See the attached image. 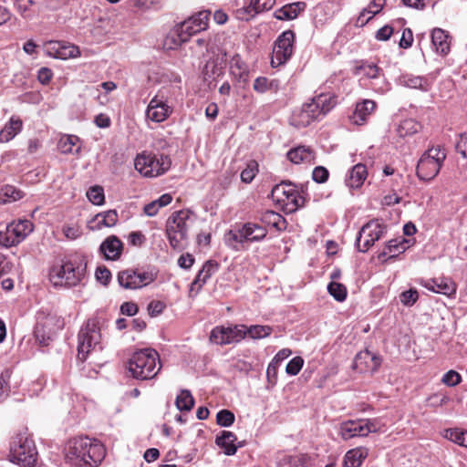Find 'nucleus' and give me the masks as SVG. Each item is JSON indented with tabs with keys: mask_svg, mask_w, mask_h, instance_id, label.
<instances>
[{
	"mask_svg": "<svg viewBox=\"0 0 467 467\" xmlns=\"http://www.w3.org/2000/svg\"><path fill=\"white\" fill-rule=\"evenodd\" d=\"M106 450L101 442L88 437H77L68 441L67 456L80 467H97Z\"/></svg>",
	"mask_w": 467,
	"mask_h": 467,
	"instance_id": "1",
	"label": "nucleus"
},
{
	"mask_svg": "<svg viewBox=\"0 0 467 467\" xmlns=\"http://www.w3.org/2000/svg\"><path fill=\"white\" fill-rule=\"evenodd\" d=\"M337 97L330 93H320L310 102L305 103L292 117V122L297 127H306L320 116L327 115L336 105Z\"/></svg>",
	"mask_w": 467,
	"mask_h": 467,
	"instance_id": "2",
	"label": "nucleus"
},
{
	"mask_svg": "<svg viewBox=\"0 0 467 467\" xmlns=\"http://www.w3.org/2000/svg\"><path fill=\"white\" fill-rule=\"evenodd\" d=\"M161 368L159 354L152 348H145L135 352L129 361V371L133 378L140 380L155 378Z\"/></svg>",
	"mask_w": 467,
	"mask_h": 467,
	"instance_id": "3",
	"label": "nucleus"
},
{
	"mask_svg": "<svg viewBox=\"0 0 467 467\" xmlns=\"http://www.w3.org/2000/svg\"><path fill=\"white\" fill-rule=\"evenodd\" d=\"M193 213L190 210L173 212L166 221V236L170 245L174 249H182V242L188 237L190 223L192 222Z\"/></svg>",
	"mask_w": 467,
	"mask_h": 467,
	"instance_id": "4",
	"label": "nucleus"
},
{
	"mask_svg": "<svg viewBox=\"0 0 467 467\" xmlns=\"http://www.w3.org/2000/svg\"><path fill=\"white\" fill-rule=\"evenodd\" d=\"M10 461L23 467H35L37 451L35 441L26 432H20L12 438L10 443Z\"/></svg>",
	"mask_w": 467,
	"mask_h": 467,
	"instance_id": "5",
	"label": "nucleus"
},
{
	"mask_svg": "<svg viewBox=\"0 0 467 467\" xmlns=\"http://www.w3.org/2000/svg\"><path fill=\"white\" fill-rule=\"evenodd\" d=\"M210 16L211 13L208 10H202L192 15L177 26L175 30L177 39L174 38V36H168L165 45L167 46L168 41L171 40L175 46H180L182 43L188 41L192 35L205 30L208 27Z\"/></svg>",
	"mask_w": 467,
	"mask_h": 467,
	"instance_id": "6",
	"label": "nucleus"
},
{
	"mask_svg": "<svg viewBox=\"0 0 467 467\" xmlns=\"http://www.w3.org/2000/svg\"><path fill=\"white\" fill-rule=\"evenodd\" d=\"M446 159L445 149L437 146L428 149L420 158L416 173L421 181H431L437 176Z\"/></svg>",
	"mask_w": 467,
	"mask_h": 467,
	"instance_id": "7",
	"label": "nucleus"
},
{
	"mask_svg": "<svg viewBox=\"0 0 467 467\" xmlns=\"http://www.w3.org/2000/svg\"><path fill=\"white\" fill-rule=\"evenodd\" d=\"M84 276V268L67 261L50 269L49 280L54 286L71 287L77 285Z\"/></svg>",
	"mask_w": 467,
	"mask_h": 467,
	"instance_id": "8",
	"label": "nucleus"
},
{
	"mask_svg": "<svg viewBox=\"0 0 467 467\" xmlns=\"http://www.w3.org/2000/svg\"><path fill=\"white\" fill-rule=\"evenodd\" d=\"M171 163V159L167 155L157 156L143 152L136 157L134 166L145 177H157L166 172Z\"/></svg>",
	"mask_w": 467,
	"mask_h": 467,
	"instance_id": "9",
	"label": "nucleus"
},
{
	"mask_svg": "<svg viewBox=\"0 0 467 467\" xmlns=\"http://www.w3.org/2000/svg\"><path fill=\"white\" fill-rule=\"evenodd\" d=\"M99 328L95 320H88L86 325L81 327L78 339V358L81 361H85L88 356L99 347L100 341Z\"/></svg>",
	"mask_w": 467,
	"mask_h": 467,
	"instance_id": "10",
	"label": "nucleus"
},
{
	"mask_svg": "<svg viewBox=\"0 0 467 467\" xmlns=\"http://www.w3.org/2000/svg\"><path fill=\"white\" fill-rule=\"evenodd\" d=\"M157 272L153 270H140L139 268H128L119 271L117 276L119 285L125 289H140L154 282Z\"/></svg>",
	"mask_w": 467,
	"mask_h": 467,
	"instance_id": "11",
	"label": "nucleus"
},
{
	"mask_svg": "<svg viewBox=\"0 0 467 467\" xmlns=\"http://www.w3.org/2000/svg\"><path fill=\"white\" fill-rule=\"evenodd\" d=\"M271 196L277 202L282 203L286 213H293L305 203L304 197L290 182H284L275 185L271 192Z\"/></svg>",
	"mask_w": 467,
	"mask_h": 467,
	"instance_id": "12",
	"label": "nucleus"
},
{
	"mask_svg": "<svg viewBox=\"0 0 467 467\" xmlns=\"http://www.w3.org/2000/svg\"><path fill=\"white\" fill-rule=\"evenodd\" d=\"M387 226L379 220H371L364 224L356 239V245L359 252H367L376 241L386 233Z\"/></svg>",
	"mask_w": 467,
	"mask_h": 467,
	"instance_id": "13",
	"label": "nucleus"
},
{
	"mask_svg": "<svg viewBox=\"0 0 467 467\" xmlns=\"http://www.w3.org/2000/svg\"><path fill=\"white\" fill-rule=\"evenodd\" d=\"M295 33L292 30L284 31L275 40L271 64L273 67L285 64L294 52Z\"/></svg>",
	"mask_w": 467,
	"mask_h": 467,
	"instance_id": "14",
	"label": "nucleus"
},
{
	"mask_svg": "<svg viewBox=\"0 0 467 467\" xmlns=\"http://www.w3.org/2000/svg\"><path fill=\"white\" fill-rule=\"evenodd\" d=\"M251 226H244V224L235 230H230L225 234V244L235 251L241 250L244 247V244L247 242H258L263 240L267 234L265 229H258L257 235L251 237Z\"/></svg>",
	"mask_w": 467,
	"mask_h": 467,
	"instance_id": "15",
	"label": "nucleus"
},
{
	"mask_svg": "<svg viewBox=\"0 0 467 467\" xmlns=\"http://www.w3.org/2000/svg\"><path fill=\"white\" fill-rule=\"evenodd\" d=\"M245 326L223 327L217 326L213 327L210 334V341L216 345H228L236 343L244 338L246 332Z\"/></svg>",
	"mask_w": 467,
	"mask_h": 467,
	"instance_id": "16",
	"label": "nucleus"
},
{
	"mask_svg": "<svg viewBox=\"0 0 467 467\" xmlns=\"http://www.w3.org/2000/svg\"><path fill=\"white\" fill-rule=\"evenodd\" d=\"M374 431H376V424L371 420H347L339 426V435L345 441L355 437H366Z\"/></svg>",
	"mask_w": 467,
	"mask_h": 467,
	"instance_id": "17",
	"label": "nucleus"
},
{
	"mask_svg": "<svg viewBox=\"0 0 467 467\" xmlns=\"http://www.w3.org/2000/svg\"><path fill=\"white\" fill-rule=\"evenodd\" d=\"M420 284L431 292L441 294L447 296L455 295L457 289L456 284L448 277L421 280Z\"/></svg>",
	"mask_w": 467,
	"mask_h": 467,
	"instance_id": "18",
	"label": "nucleus"
},
{
	"mask_svg": "<svg viewBox=\"0 0 467 467\" xmlns=\"http://www.w3.org/2000/svg\"><path fill=\"white\" fill-rule=\"evenodd\" d=\"M377 105L372 99H363L357 102L352 115L349 117L351 122L355 125H364L368 117L374 112Z\"/></svg>",
	"mask_w": 467,
	"mask_h": 467,
	"instance_id": "19",
	"label": "nucleus"
},
{
	"mask_svg": "<svg viewBox=\"0 0 467 467\" xmlns=\"http://www.w3.org/2000/svg\"><path fill=\"white\" fill-rule=\"evenodd\" d=\"M119 221V214L116 210H108L99 213L88 223V227L91 231H99L102 227H113Z\"/></svg>",
	"mask_w": 467,
	"mask_h": 467,
	"instance_id": "20",
	"label": "nucleus"
},
{
	"mask_svg": "<svg viewBox=\"0 0 467 467\" xmlns=\"http://www.w3.org/2000/svg\"><path fill=\"white\" fill-rule=\"evenodd\" d=\"M123 250V243L116 235L107 237L99 246V252L106 260H118Z\"/></svg>",
	"mask_w": 467,
	"mask_h": 467,
	"instance_id": "21",
	"label": "nucleus"
},
{
	"mask_svg": "<svg viewBox=\"0 0 467 467\" xmlns=\"http://www.w3.org/2000/svg\"><path fill=\"white\" fill-rule=\"evenodd\" d=\"M171 112L170 107L155 97L148 105L146 116L154 122H162L170 116Z\"/></svg>",
	"mask_w": 467,
	"mask_h": 467,
	"instance_id": "22",
	"label": "nucleus"
},
{
	"mask_svg": "<svg viewBox=\"0 0 467 467\" xmlns=\"http://www.w3.org/2000/svg\"><path fill=\"white\" fill-rule=\"evenodd\" d=\"M36 321L47 329V334H51L53 337L58 331L64 327V319L57 314L47 313L44 310H40L36 314Z\"/></svg>",
	"mask_w": 467,
	"mask_h": 467,
	"instance_id": "23",
	"label": "nucleus"
},
{
	"mask_svg": "<svg viewBox=\"0 0 467 467\" xmlns=\"http://www.w3.org/2000/svg\"><path fill=\"white\" fill-rule=\"evenodd\" d=\"M48 54L58 59L74 58L80 55L77 46L62 42H51Z\"/></svg>",
	"mask_w": 467,
	"mask_h": 467,
	"instance_id": "24",
	"label": "nucleus"
},
{
	"mask_svg": "<svg viewBox=\"0 0 467 467\" xmlns=\"http://www.w3.org/2000/svg\"><path fill=\"white\" fill-rule=\"evenodd\" d=\"M286 155L288 160L295 164L302 162L313 164L316 161L315 151L311 148L306 146H298L291 149Z\"/></svg>",
	"mask_w": 467,
	"mask_h": 467,
	"instance_id": "25",
	"label": "nucleus"
},
{
	"mask_svg": "<svg viewBox=\"0 0 467 467\" xmlns=\"http://www.w3.org/2000/svg\"><path fill=\"white\" fill-rule=\"evenodd\" d=\"M306 7L305 2H294L287 4L275 12V16L278 20H293L296 18L300 12Z\"/></svg>",
	"mask_w": 467,
	"mask_h": 467,
	"instance_id": "26",
	"label": "nucleus"
},
{
	"mask_svg": "<svg viewBox=\"0 0 467 467\" xmlns=\"http://www.w3.org/2000/svg\"><path fill=\"white\" fill-rule=\"evenodd\" d=\"M367 168L364 164L358 163L352 167L346 178L348 187L357 189L362 186L367 178Z\"/></svg>",
	"mask_w": 467,
	"mask_h": 467,
	"instance_id": "27",
	"label": "nucleus"
},
{
	"mask_svg": "<svg viewBox=\"0 0 467 467\" xmlns=\"http://www.w3.org/2000/svg\"><path fill=\"white\" fill-rule=\"evenodd\" d=\"M23 128V122L20 118L12 116L9 121L0 130V142H8L13 140Z\"/></svg>",
	"mask_w": 467,
	"mask_h": 467,
	"instance_id": "28",
	"label": "nucleus"
},
{
	"mask_svg": "<svg viewBox=\"0 0 467 467\" xmlns=\"http://www.w3.org/2000/svg\"><path fill=\"white\" fill-rule=\"evenodd\" d=\"M236 435L228 431H223L220 436L216 437L215 443L222 449L226 455H234L236 453L238 446L234 444L236 441Z\"/></svg>",
	"mask_w": 467,
	"mask_h": 467,
	"instance_id": "29",
	"label": "nucleus"
},
{
	"mask_svg": "<svg viewBox=\"0 0 467 467\" xmlns=\"http://www.w3.org/2000/svg\"><path fill=\"white\" fill-rule=\"evenodd\" d=\"M368 454L366 448L359 447L349 450L344 457V467H360Z\"/></svg>",
	"mask_w": 467,
	"mask_h": 467,
	"instance_id": "30",
	"label": "nucleus"
},
{
	"mask_svg": "<svg viewBox=\"0 0 467 467\" xmlns=\"http://www.w3.org/2000/svg\"><path fill=\"white\" fill-rule=\"evenodd\" d=\"M431 42L438 53L446 55L450 50L448 35L441 28L433 29L431 33Z\"/></svg>",
	"mask_w": 467,
	"mask_h": 467,
	"instance_id": "31",
	"label": "nucleus"
},
{
	"mask_svg": "<svg viewBox=\"0 0 467 467\" xmlns=\"http://www.w3.org/2000/svg\"><path fill=\"white\" fill-rule=\"evenodd\" d=\"M401 83L410 88H419L423 91H428L430 85L428 80L420 76H413L405 74L400 78Z\"/></svg>",
	"mask_w": 467,
	"mask_h": 467,
	"instance_id": "32",
	"label": "nucleus"
},
{
	"mask_svg": "<svg viewBox=\"0 0 467 467\" xmlns=\"http://www.w3.org/2000/svg\"><path fill=\"white\" fill-rule=\"evenodd\" d=\"M11 226L18 244L33 231V223L29 220L13 222L11 223Z\"/></svg>",
	"mask_w": 467,
	"mask_h": 467,
	"instance_id": "33",
	"label": "nucleus"
},
{
	"mask_svg": "<svg viewBox=\"0 0 467 467\" xmlns=\"http://www.w3.org/2000/svg\"><path fill=\"white\" fill-rule=\"evenodd\" d=\"M79 142V138L75 135H66L62 137L58 143V148L60 151L64 154L68 153H79L80 147H77L76 150H74V147Z\"/></svg>",
	"mask_w": 467,
	"mask_h": 467,
	"instance_id": "34",
	"label": "nucleus"
},
{
	"mask_svg": "<svg viewBox=\"0 0 467 467\" xmlns=\"http://www.w3.org/2000/svg\"><path fill=\"white\" fill-rule=\"evenodd\" d=\"M262 221L276 228L278 231H282L286 228L285 219L280 213L274 211H266L263 214Z\"/></svg>",
	"mask_w": 467,
	"mask_h": 467,
	"instance_id": "35",
	"label": "nucleus"
},
{
	"mask_svg": "<svg viewBox=\"0 0 467 467\" xmlns=\"http://www.w3.org/2000/svg\"><path fill=\"white\" fill-rule=\"evenodd\" d=\"M0 244L5 247H11L18 244L14 231H12L11 223L0 224Z\"/></svg>",
	"mask_w": 467,
	"mask_h": 467,
	"instance_id": "36",
	"label": "nucleus"
},
{
	"mask_svg": "<svg viewBox=\"0 0 467 467\" xmlns=\"http://www.w3.org/2000/svg\"><path fill=\"white\" fill-rule=\"evenodd\" d=\"M23 197V192L12 185H5L0 190V202L2 203L16 202Z\"/></svg>",
	"mask_w": 467,
	"mask_h": 467,
	"instance_id": "37",
	"label": "nucleus"
},
{
	"mask_svg": "<svg viewBox=\"0 0 467 467\" xmlns=\"http://www.w3.org/2000/svg\"><path fill=\"white\" fill-rule=\"evenodd\" d=\"M176 407L179 410L189 411L194 406V399L188 389H182L175 400Z\"/></svg>",
	"mask_w": 467,
	"mask_h": 467,
	"instance_id": "38",
	"label": "nucleus"
},
{
	"mask_svg": "<svg viewBox=\"0 0 467 467\" xmlns=\"http://www.w3.org/2000/svg\"><path fill=\"white\" fill-rule=\"evenodd\" d=\"M230 73L238 78H242L246 73V67L240 55H234L230 62Z\"/></svg>",
	"mask_w": 467,
	"mask_h": 467,
	"instance_id": "39",
	"label": "nucleus"
},
{
	"mask_svg": "<svg viewBox=\"0 0 467 467\" xmlns=\"http://www.w3.org/2000/svg\"><path fill=\"white\" fill-rule=\"evenodd\" d=\"M87 197L90 202L95 205H102L105 202V194L103 187L99 185L91 186L87 191Z\"/></svg>",
	"mask_w": 467,
	"mask_h": 467,
	"instance_id": "40",
	"label": "nucleus"
},
{
	"mask_svg": "<svg viewBox=\"0 0 467 467\" xmlns=\"http://www.w3.org/2000/svg\"><path fill=\"white\" fill-rule=\"evenodd\" d=\"M244 330L252 338L260 339L268 337L273 329L269 326L254 325L248 328L245 327Z\"/></svg>",
	"mask_w": 467,
	"mask_h": 467,
	"instance_id": "41",
	"label": "nucleus"
},
{
	"mask_svg": "<svg viewBox=\"0 0 467 467\" xmlns=\"http://www.w3.org/2000/svg\"><path fill=\"white\" fill-rule=\"evenodd\" d=\"M34 335L36 340L41 347L48 346L49 342L53 339V336L49 333L47 334V329L43 327V326H41L37 321L34 329Z\"/></svg>",
	"mask_w": 467,
	"mask_h": 467,
	"instance_id": "42",
	"label": "nucleus"
},
{
	"mask_svg": "<svg viewBox=\"0 0 467 467\" xmlns=\"http://www.w3.org/2000/svg\"><path fill=\"white\" fill-rule=\"evenodd\" d=\"M407 243L408 241L404 238L389 241L386 249L389 250V258L396 257L399 254L403 253L407 248Z\"/></svg>",
	"mask_w": 467,
	"mask_h": 467,
	"instance_id": "43",
	"label": "nucleus"
},
{
	"mask_svg": "<svg viewBox=\"0 0 467 467\" xmlns=\"http://www.w3.org/2000/svg\"><path fill=\"white\" fill-rule=\"evenodd\" d=\"M274 5L275 0H251V5L245 8V12L253 16L252 11L257 14L271 9Z\"/></svg>",
	"mask_w": 467,
	"mask_h": 467,
	"instance_id": "44",
	"label": "nucleus"
},
{
	"mask_svg": "<svg viewBox=\"0 0 467 467\" xmlns=\"http://www.w3.org/2000/svg\"><path fill=\"white\" fill-rule=\"evenodd\" d=\"M327 291L338 302L344 301L347 297V288L340 283L330 282L327 285Z\"/></svg>",
	"mask_w": 467,
	"mask_h": 467,
	"instance_id": "45",
	"label": "nucleus"
},
{
	"mask_svg": "<svg viewBox=\"0 0 467 467\" xmlns=\"http://www.w3.org/2000/svg\"><path fill=\"white\" fill-rule=\"evenodd\" d=\"M420 129V123L415 121L414 119H409L403 120L400 127L399 132L400 136H408L417 133Z\"/></svg>",
	"mask_w": 467,
	"mask_h": 467,
	"instance_id": "46",
	"label": "nucleus"
},
{
	"mask_svg": "<svg viewBox=\"0 0 467 467\" xmlns=\"http://www.w3.org/2000/svg\"><path fill=\"white\" fill-rule=\"evenodd\" d=\"M203 76L205 80L213 78V79L223 75L224 68L213 64V61H207L203 68Z\"/></svg>",
	"mask_w": 467,
	"mask_h": 467,
	"instance_id": "47",
	"label": "nucleus"
},
{
	"mask_svg": "<svg viewBox=\"0 0 467 467\" xmlns=\"http://www.w3.org/2000/svg\"><path fill=\"white\" fill-rule=\"evenodd\" d=\"M258 172V164L255 161H251L247 163L245 169H244L241 172V180L245 183H250L256 173Z\"/></svg>",
	"mask_w": 467,
	"mask_h": 467,
	"instance_id": "48",
	"label": "nucleus"
},
{
	"mask_svg": "<svg viewBox=\"0 0 467 467\" xmlns=\"http://www.w3.org/2000/svg\"><path fill=\"white\" fill-rule=\"evenodd\" d=\"M235 420L234 414L229 410H221L216 415V422L222 427H230Z\"/></svg>",
	"mask_w": 467,
	"mask_h": 467,
	"instance_id": "49",
	"label": "nucleus"
},
{
	"mask_svg": "<svg viewBox=\"0 0 467 467\" xmlns=\"http://www.w3.org/2000/svg\"><path fill=\"white\" fill-rule=\"evenodd\" d=\"M368 359H370L373 362L372 370H376L380 365L379 358L374 356L369 351L366 350L364 352H359L355 358V367H358L362 360L367 362Z\"/></svg>",
	"mask_w": 467,
	"mask_h": 467,
	"instance_id": "50",
	"label": "nucleus"
},
{
	"mask_svg": "<svg viewBox=\"0 0 467 467\" xmlns=\"http://www.w3.org/2000/svg\"><path fill=\"white\" fill-rule=\"evenodd\" d=\"M418 298V291L412 288L404 291L400 295V302L406 306H413L417 302Z\"/></svg>",
	"mask_w": 467,
	"mask_h": 467,
	"instance_id": "51",
	"label": "nucleus"
},
{
	"mask_svg": "<svg viewBox=\"0 0 467 467\" xmlns=\"http://www.w3.org/2000/svg\"><path fill=\"white\" fill-rule=\"evenodd\" d=\"M219 264L214 260L206 261L202 267V273H204L202 283H206L219 270Z\"/></svg>",
	"mask_w": 467,
	"mask_h": 467,
	"instance_id": "52",
	"label": "nucleus"
},
{
	"mask_svg": "<svg viewBox=\"0 0 467 467\" xmlns=\"http://www.w3.org/2000/svg\"><path fill=\"white\" fill-rule=\"evenodd\" d=\"M465 431H462L459 429L447 430L445 437L454 443L463 447Z\"/></svg>",
	"mask_w": 467,
	"mask_h": 467,
	"instance_id": "53",
	"label": "nucleus"
},
{
	"mask_svg": "<svg viewBox=\"0 0 467 467\" xmlns=\"http://www.w3.org/2000/svg\"><path fill=\"white\" fill-rule=\"evenodd\" d=\"M304 364L301 357H295L286 365L285 371L291 376H296L299 373Z\"/></svg>",
	"mask_w": 467,
	"mask_h": 467,
	"instance_id": "54",
	"label": "nucleus"
},
{
	"mask_svg": "<svg viewBox=\"0 0 467 467\" xmlns=\"http://www.w3.org/2000/svg\"><path fill=\"white\" fill-rule=\"evenodd\" d=\"M461 375L458 372L454 370H449L443 375L441 382L447 386L454 387L461 382Z\"/></svg>",
	"mask_w": 467,
	"mask_h": 467,
	"instance_id": "55",
	"label": "nucleus"
},
{
	"mask_svg": "<svg viewBox=\"0 0 467 467\" xmlns=\"http://www.w3.org/2000/svg\"><path fill=\"white\" fill-rule=\"evenodd\" d=\"M329 176L328 171L323 166H317L312 172V179L317 183H324Z\"/></svg>",
	"mask_w": 467,
	"mask_h": 467,
	"instance_id": "56",
	"label": "nucleus"
},
{
	"mask_svg": "<svg viewBox=\"0 0 467 467\" xmlns=\"http://www.w3.org/2000/svg\"><path fill=\"white\" fill-rule=\"evenodd\" d=\"M278 360H272L266 368V378L269 383L275 384L277 379Z\"/></svg>",
	"mask_w": 467,
	"mask_h": 467,
	"instance_id": "57",
	"label": "nucleus"
},
{
	"mask_svg": "<svg viewBox=\"0 0 467 467\" xmlns=\"http://www.w3.org/2000/svg\"><path fill=\"white\" fill-rule=\"evenodd\" d=\"M427 400L429 402L428 405H430L431 407L436 408V407H441L443 404H445L446 402H448L449 398L442 394L434 393V394L431 395Z\"/></svg>",
	"mask_w": 467,
	"mask_h": 467,
	"instance_id": "58",
	"label": "nucleus"
},
{
	"mask_svg": "<svg viewBox=\"0 0 467 467\" xmlns=\"http://www.w3.org/2000/svg\"><path fill=\"white\" fill-rule=\"evenodd\" d=\"M96 278L101 284H103L104 285H107L111 279V273L105 266L98 267L97 271H96Z\"/></svg>",
	"mask_w": 467,
	"mask_h": 467,
	"instance_id": "59",
	"label": "nucleus"
},
{
	"mask_svg": "<svg viewBox=\"0 0 467 467\" xmlns=\"http://www.w3.org/2000/svg\"><path fill=\"white\" fill-rule=\"evenodd\" d=\"M412 42H413L412 31L410 28H405L402 32V36L400 40V47L401 48H409L411 47Z\"/></svg>",
	"mask_w": 467,
	"mask_h": 467,
	"instance_id": "60",
	"label": "nucleus"
},
{
	"mask_svg": "<svg viewBox=\"0 0 467 467\" xmlns=\"http://www.w3.org/2000/svg\"><path fill=\"white\" fill-rule=\"evenodd\" d=\"M392 34H393V27L387 25V26H382L376 32L375 37L377 40H379V41H387L390 38Z\"/></svg>",
	"mask_w": 467,
	"mask_h": 467,
	"instance_id": "61",
	"label": "nucleus"
},
{
	"mask_svg": "<svg viewBox=\"0 0 467 467\" xmlns=\"http://www.w3.org/2000/svg\"><path fill=\"white\" fill-rule=\"evenodd\" d=\"M165 308V305L161 301H151L148 305V312L150 317H156L162 313Z\"/></svg>",
	"mask_w": 467,
	"mask_h": 467,
	"instance_id": "62",
	"label": "nucleus"
},
{
	"mask_svg": "<svg viewBox=\"0 0 467 467\" xmlns=\"http://www.w3.org/2000/svg\"><path fill=\"white\" fill-rule=\"evenodd\" d=\"M145 241L146 237L141 232H131L129 234V242L131 245L141 246Z\"/></svg>",
	"mask_w": 467,
	"mask_h": 467,
	"instance_id": "63",
	"label": "nucleus"
},
{
	"mask_svg": "<svg viewBox=\"0 0 467 467\" xmlns=\"http://www.w3.org/2000/svg\"><path fill=\"white\" fill-rule=\"evenodd\" d=\"M456 150L462 157L467 158V133H462L456 143Z\"/></svg>",
	"mask_w": 467,
	"mask_h": 467,
	"instance_id": "64",
	"label": "nucleus"
}]
</instances>
